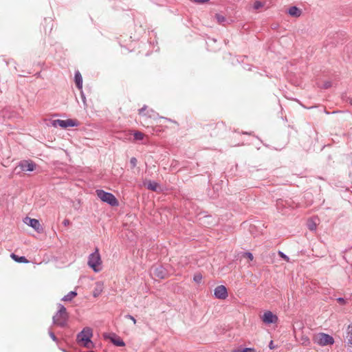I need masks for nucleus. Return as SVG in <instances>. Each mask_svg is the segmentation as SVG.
<instances>
[{
	"label": "nucleus",
	"mask_w": 352,
	"mask_h": 352,
	"mask_svg": "<svg viewBox=\"0 0 352 352\" xmlns=\"http://www.w3.org/2000/svg\"><path fill=\"white\" fill-rule=\"evenodd\" d=\"M316 223L313 220H308L307 228L309 230L314 231L316 230Z\"/></svg>",
	"instance_id": "nucleus-27"
},
{
	"label": "nucleus",
	"mask_w": 352,
	"mask_h": 352,
	"mask_svg": "<svg viewBox=\"0 0 352 352\" xmlns=\"http://www.w3.org/2000/svg\"><path fill=\"white\" fill-rule=\"evenodd\" d=\"M74 80H75L76 87L78 89H82V77L79 71L75 72Z\"/></svg>",
	"instance_id": "nucleus-17"
},
{
	"label": "nucleus",
	"mask_w": 352,
	"mask_h": 352,
	"mask_svg": "<svg viewBox=\"0 0 352 352\" xmlns=\"http://www.w3.org/2000/svg\"><path fill=\"white\" fill-rule=\"evenodd\" d=\"M131 36H129V41L132 43V41H131Z\"/></svg>",
	"instance_id": "nucleus-47"
},
{
	"label": "nucleus",
	"mask_w": 352,
	"mask_h": 352,
	"mask_svg": "<svg viewBox=\"0 0 352 352\" xmlns=\"http://www.w3.org/2000/svg\"><path fill=\"white\" fill-rule=\"evenodd\" d=\"M53 28V21L51 18H45L41 23L40 29L43 32L44 34L51 33Z\"/></svg>",
	"instance_id": "nucleus-10"
},
{
	"label": "nucleus",
	"mask_w": 352,
	"mask_h": 352,
	"mask_svg": "<svg viewBox=\"0 0 352 352\" xmlns=\"http://www.w3.org/2000/svg\"><path fill=\"white\" fill-rule=\"evenodd\" d=\"M349 103L352 105V99L349 100Z\"/></svg>",
	"instance_id": "nucleus-44"
},
{
	"label": "nucleus",
	"mask_w": 352,
	"mask_h": 352,
	"mask_svg": "<svg viewBox=\"0 0 352 352\" xmlns=\"http://www.w3.org/2000/svg\"><path fill=\"white\" fill-rule=\"evenodd\" d=\"M82 100H83V102H85V97L83 95H82Z\"/></svg>",
	"instance_id": "nucleus-43"
},
{
	"label": "nucleus",
	"mask_w": 352,
	"mask_h": 352,
	"mask_svg": "<svg viewBox=\"0 0 352 352\" xmlns=\"http://www.w3.org/2000/svg\"><path fill=\"white\" fill-rule=\"evenodd\" d=\"M263 322L267 324H275L278 322V318L276 314L270 311H265L262 316Z\"/></svg>",
	"instance_id": "nucleus-11"
},
{
	"label": "nucleus",
	"mask_w": 352,
	"mask_h": 352,
	"mask_svg": "<svg viewBox=\"0 0 352 352\" xmlns=\"http://www.w3.org/2000/svg\"><path fill=\"white\" fill-rule=\"evenodd\" d=\"M87 264L95 272L101 270V267L99 266L101 265L102 261L98 248H96L95 251L89 256Z\"/></svg>",
	"instance_id": "nucleus-4"
},
{
	"label": "nucleus",
	"mask_w": 352,
	"mask_h": 352,
	"mask_svg": "<svg viewBox=\"0 0 352 352\" xmlns=\"http://www.w3.org/2000/svg\"><path fill=\"white\" fill-rule=\"evenodd\" d=\"M337 301L340 305H345L346 303V300L342 297H339L337 299Z\"/></svg>",
	"instance_id": "nucleus-37"
},
{
	"label": "nucleus",
	"mask_w": 352,
	"mask_h": 352,
	"mask_svg": "<svg viewBox=\"0 0 352 352\" xmlns=\"http://www.w3.org/2000/svg\"><path fill=\"white\" fill-rule=\"evenodd\" d=\"M94 296H97V292H95L94 294Z\"/></svg>",
	"instance_id": "nucleus-46"
},
{
	"label": "nucleus",
	"mask_w": 352,
	"mask_h": 352,
	"mask_svg": "<svg viewBox=\"0 0 352 352\" xmlns=\"http://www.w3.org/2000/svg\"><path fill=\"white\" fill-rule=\"evenodd\" d=\"M232 352H256L254 348H243L233 350Z\"/></svg>",
	"instance_id": "nucleus-28"
},
{
	"label": "nucleus",
	"mask_w": 352,
	"mask_h": 352,
	"mask_svg": "<svg viewBox=\"0 0 352 352\" xmlns=\"http://www.w3.org/2000/svg\"><path fill=\"white\" fill-rule=\"evenodd\" d=\"M331 85H332V83L331 81H326L324 82V84L322 85V88L327 89L330 88L331 87Z\"/></svg>",
	"instance_id": "nucleus-36"
},
{
	"label": "nucleus",
	"mask_w": 352,
	"mask_h": 352,
	"mask_svg": "<svg viewBox=\"0 0 352 352\" xmlns=\"http://www.w3.org/2000/svg\"><path fill=\"white\" fill-rule=\"evenodd\" d=\"M80 122L77 120H54L52 121V125L54 127L60 126L62 129H66L69 126H78Z\"/></svg>",
	"instance_id": "nucleus-7"
},
{
	"label": "nucleus",
	"mask_w": 352,
	"mask_h": 352,
	"mask_svg": "<svg viewBox=\"0 0 352 352\" xmlns=\"http://www.w3.org/2000/svg\"><path fill=\"white\" fill-rule=\"evenodd\" d=\"M96 195L102 201L108 204L111 206H118L119 204L116 197L111 192H106L103 190H97Z\"/></svg>",
	"instance_id": "nucleus-5"
},
{
	"label": "nucleus",
	"mask_w": 352,
	"mask_h": 352,
	"mask_svg": "<svg viewBox=\"0 0 352 352\" xmlns=\"http://www.w3.org/2000/svg\"><path fill=\"white\" fill-rule=\"evenodd\" d=\"M133 135L135 141L142 140L145 136L144 133L139 131H135Z\"/></svg>",
	"instance_id": "nucleus-25"
},
{
	"label": "nucleus",
	"mask_w": 352,
	"mask_h": 352,
	"mask_svg": "<svg viewBox=\"0 0 352 352\" xmlns=\"http://www.w3.org/2000/svg\"><path fill=\"white\" fill-rule=\"evenodd\" d=\"M349 343H352V337H351V340H349Z\"/></svg>",
	"instance_id": "nucleus-48"
},
{
	"label": "nucleus",
	"mask_w": 352,
	"mask_h": 352,
	"mask_svg": "<svg viewBox=\"0 0 352 352\" xmlns=\"http://www.w3.org/2000/svg\"><path fill=\"white\" fill-rule=\"evenodd\" d=\"M120 37H122V36H120ZM118 43L122 47H125L127 50L132 51V50L130 49V47H129L127 44H125L124 41L122 40V38H118Z\"/></svg>",
	"instance_id": "nucleus-30"
},
{
	"label": "nucleus",
	"mask_w": 352,
	"mask_h": 352,
	"mask_svg": "<svg viewBox=\"0 0 352 352\" xmlns=\"http://www.w3.org/2000/svg\"><path fill=\"white\" fill-rule=\"evenodd\" d=\"M94 296H97V292H95L94 294Z\"/></svg>",
	"instance_id": "nucleus-45"
},
{
	"label": "nucleus",
	"mask_w": 352,
	"mask_h": 352,
	"mask_svg": "<svg viewBox=\"0 0 352 352\" xmlns=\"http://www.w3.org/2000/svg\"><path fill=\"white\" fill-rule=\"evenodd\" d=\"M58 311H56L57 313V315H65V317H68L69 318V314L68 312L67 311V309L65 307V306L60 303H58Z\"/></svg>",
	"instance_id": "nucleus-24"
},
{
	"label": "nucleus",
	"mask_w": 352,
	"mask_h": 352,
	"mask_svg": "<svg viewBox=\"0 0 352 352\" xmlns=\"http://www.w3.org/2000/svg\"><path fill=\"white\" fill-rule=\"evenodd\" d=\"M263 6V3L261 1H256L254 2L253 8L255 10H258Z\"/></svg>",
	"instance_id": "nucleus-32"
},
{
	"label": "nucleus",
	"mask_w": 352,
	"mask_h": 352,
	"mask_svg": "<svg viewBox=\"0 0 352 352\" xmlns=\"http://www.w3.org/2000/svg\"><path fill=\"white\" fill-rule=\"evenodd\" d=\"M63 224L65 226H69V225L70 224V221H69L68 219H64V221H63Z\"/></svg>",
	"instance_id": "nucleus-40"
},
{
	"label": "nucleus",
	"mask_w": 352,
	"mask_h": 352,
	"mask_svg": "<svg viewBox=\"0 0 352 352\" xmlns=\"http://www.w3.org/2000/svg\"><path fill=\"white\" fill-rule=\"evenodd\" d=\"M77 296V292L76 291H71L67 295L64 296L61 300L65 302H70Z\"/></svg>",
	"instance_id": "nucleus-22"
},
{
	"label": "nucleus",
	"mask_w": 352,
	"mask_h": 352,
	"mask_svg": "<svg viewBox=\"0 0 352 352\" xmlns=\"http://www.w3.org/2000/svg\"><path fill=\"white\" fill-rule=\"evenodd\" d=\"M19 166L23 171H33L36 168V164L32 160H22L19 162Z\"/></svg>",
	"instance_id": "nucleus-14"
},
{
	"label": "nucleus",
	"mask_w": 352,
	"mask_h": 352,
	"mask_svg": "<svg viewBox=\"0 0 352 352\" xmlns=\"http://www.w3.org/2000/svg\"><path fill=\"white\" fill-rule=\"evenodd\" d=\"M214 295L216 298L224 300L228 297V290L224 285H219L214 290Z\"/></svg>",
	"instance_id": "nucleus-13"
},
{
	"label": "nucleus",
	"mask_w": 352,
	"mask_h": 352,
	"mask_svg": "<svg viewBox=\"0 0 352 352\" xmlns=\"http://www.w3.org/2000/svg\"><path fill=\"white\" fill-rule=\"evenodd\" d=\"M210 0H193V1L195 3H199V4H203V3H207Z\"/></svg>",
	"instance_id": "nucleus-38"
},
{
	"label": "nucleus",
	"mask_w": 352,
	"mask_h": 352,
	"mask_svg": "<svg viewBox=\"0 0 352 352\" xmlns=\"http://www.w3.org/2000/svg\"><path fill=\"white\" fill-rule=\"evenodd\" d=\"M313 340L319 346H324L327 345H332L334 343L333 338L324 333H318L314 336Z\"/></svg>",
	"instance_id": "nucleus-6"
},
{
	"label": "nucleus",
	"mask_w": 352,
	"mask_h": 352,
	"mask_svg": "<svg viewBox=\"0 0 352 352\" xmlns=\"http://www.w3.org/2000/svg\"><path fill=\"white\" fill-rule=\"evenodd\" d=\"M11 258L19 263H28L29 261L24 256H18L14 253H12L10 255Z\"/></svg>",
	"instance_id": "nucleus-19"
},
{
	"label": "nucleus",
	"mask_w": 352,
	"mask_h": 352,
	"mask_svg": "<svg viewBox=\"0 0 352 352\" xmlns=\"http://www.w3.org/2000/svg\"><path fill=\"white\" fill-rule=\"evenodd\" d=\"M105 338H108L110 341L117 346H125V343L123 340L116 333H109L108 335H104Z\"/></svg>",
	"instance_id": "nucleus-15"
},
{
	"label": "nucleus",
	"mask_w": 352,
	"mask_h": 352,
	"mask_svg": "<svg viewBox=\"0 0 352 352\" xmlns=\"http://www.w3.org/2000/svg\"><path fill=\"white\" fill-rule=\"evenodd\" d=\"M125 317L131 320L134 324L136 323V320L133 316L128 314Z\"/></svg>",
	"instance_id": "nucleus-39"
},
{
	"label": "nucleus",
	"mask_w": 352,
	"mask_h": 352,
	"mask_svg": "<svg viewBox=\"0 0 352 352\" xmlns=\"http://www.w3.org/2000/svg\"><path fill=\"white\" fill-rule=\"evenodd\" d=\"M152 272L153 274L160 279H164L168 276V270L162 265L153 266Z\"/></svg>",
	"instance_id": "nucleus-8"
},
{
	"label": "nucleus",
	"mask_w": 352,
	"mask_h": 352,
	"mask_svg": "<svg viewBox=\"0 0 352 352\" xmlns=\"http://www.w3.org/2000/svg\"><path fill=\"white\" fill-rule=\"evenodd\" d=\"M202 129L209 133L210 137H220L224 134L226 131V125L223 122H210L201 126Z\"/></svg>",
	"instance_id": "nucleus-1"
},
{
	"label": "nucleus",
	"mask_w": 352,
	"mask_h": 352,
	"mask_svg": "<svg viewBox=\"0 0 352 352\" xmlns=\"http://www.w3.org/2000/svg\"><path fill=\"white\" fill-rule=\"evenodd\" d=\"M69 318L65 317V315H57V313L52 318L53 324L60 327H65L67 325Z\"/></svg>",
	"instance_id": "nucleus-12"
},
{
	"label": "nucleus",
	"mask_w": 352,
	"mask_h": 352,
	"mask_svg": "<svg viewBox=\"0 0 352 352\" xmlns=\"http://www.w3.org/2000/svg\"><path fill=\"white\" fill-rule=\"evenodd\" d=\"M138 160L135 157H133L130 160L131 168H134L137 165Z\"/></svg>",
	"instance_id": "nucleus-33"
},
{
	"label": "nucleus",
	"mask_w": 352,
	"mask_h": 352,
	"mask_svg": "<svg viewBox=\"0 0 352 352\" xmlns=\"http://www.w3.org/2000/svg\"><path fill=\"white\" fill-rule=\"evenodd\" d=\"M144 184L146 186L147 189L153 192H157L158 189L160 188L159 184L153 181L148 180L144 182Z\"/></svg>",
	"instance_id": "nucleus-16"
},
{
	"label": "nucleus",
	"mask_w": 352,
	"mask_h": 352,
	"mask_svg": "<svg viewBox=\"0 0 352 352\" xmlns=\"http://www.w3.org/2000/svg\"><path fill=\"white\" fill-rule=\"evenodd\" d=\"M242 256L248 258L250 261H252L254 258L253 254L250 252H243Z\"/></svg>",
	"instance_id": "nucleus-31"
},
{
	"label": "nucleus",
	"mask_w": 352,
	"mask_h": 352,
	"mask_svg": "<svg viewBox=\"0 0 352 352\" xmlns=\"http://www.w3.org/2000/svg\"><path fill=\"white\" fill-rule=\"evenodd\" d=\"M344 52L345 54L346 55L349 60L352 61V43L347 44L344 47Z\"/></svg>",
	"instance_id": "nucleus-23"
},
{
	"label": "nucleus",
	"mask_w": 352,
	"mask_h": 352,
	"mask_svg": "<svg viewBox=\"0 0 352 352\" xmlns=\"http://www.w3.org/2000/svg\"><path fill=\"white\" fill-rule=\"evenodd\" d=\"M93 336V331L90 327H85L77 334L76 341L78 344L87 349H92L94 344L91 338Z\"/></svg>",
	"instance_id": "nucleus-2"
},
{
	"label": "nucleus",
	"mask_w": 352,
	"mask_h": 352,
	"mask_svg": "<svg viewBox=\"0 0 352 352\" xmlns=\"http://www.w3.org/2000/svg\"><path fill=\"white\" fill-rule=\"evenodd\" d=\"M132 135L131 131H124L119 133L118 138L123 140H131Z\"/></svg>",
	"instance_id": "nucleus-20"
},
{
	"label": "nucleus",
	"mask_w": 352,
	"mask_h": 352,
	"mask_svg": "<svg viewBox=\"0 0 352 352\" xmlns=\"http://www.w3.org/2000/svg\"><path fill=\"white\" fill-rule=\"evenodd\" d=\"M49 336H50V338L52 339V340H54V342H58V338L56 336V335L54 334V332H52L51 330L49 331Z\"/></svg>",
	"instance_id": "nucleus-35"
},
{
	"label": "nucleus",
	"mask_w": 352,
	"mask_h": 352,
	"mask_svg": "<svg viewBox=\"0 0 352 352\" xmlns=\"http://www.w3.org/2000/svg\"><path fill=\"white\" fill-rule=\"evenodd\" d=\"M278 255L280 256V258H283L285 261H287V262L289 261V256H287L285 254H284L283 252L279 251Z\"/></svg>",
	"instance_id": "nucleus-34"
},
{
	"label": "nucleus",
	"mask_w": 352,
	"mask_h": 352,
	"mask_svg": "<svg viewBox=\"0 0 352 352\" xmlns=\"http://www.w3.org/2000/svg\"><path fill=\"white\" fill-rule=\"evenodd\" d=\"M203 276L201 273H196L194 274L193 280L197 283H200L202 280Z\"/></svg>",
	"instance_id": "nucleus-29"
},
{
	"label": "nucleus",
	"mask_w": 352,
	"mask_h": 352,
	"mask_svg": "<svg viewBox=\"0 0 352 352\" xmlns=\"http://www.w3.org/2000/svg\"><path fill=\"white\" fill-rule=\"evenodd\" d=\"M138 114L141 116H145L146 118H153V119H157V118L164 119L168 122L175 124L177 126H179V123L177 121L173 120L170 118H167L165 117L160 116L159 114L156 111H155L153 109H148L147 105H146V104H144L141 109H138Z\"/></svg>",
	"instance_id": "nucleus-3"
},
{
	"label": "nucleus",
	"mask_w": 352,
	"mask_h": 352,
	"mask_svg": "<svg viewBox=\"0 0 352 352\" xmlns=\"http://www.w3.org/2000/svg\"><path fill=\"white\" fill-rule=\"evenodd\" d=\"M287 13L293 17H299L302 14V10L296 6H291Z\"/></svg>",
	"instance_id": "nucleus-18"
},
{
	"label": "nucleus",
	"mask_w": 352,
	"mask_h": 352,
	"mask_svg": "<svg viewBox=\"0 0 352 352\" xmlns=\"http://www.w3.org/2000/svg\"><path fill=\"white\" fill-rule=\"evenodd\" d=\"M305 342H307L309 343V340L307 338H305V340H304L303 344L306 345Z\"/></svg>",
	"instance_id": "nucleus-42"
},
{
	"label": "nucleus",
	"mask_w": 352,
	"mask_h": 352,
	"mask_svg": "<svg viewBox=\"0 0 352 352\" xmlns=\"http://www.w3.org/2000/svg\"><path fill=\"white\" fill-rule=\"evenodd\" d=\"M269 347H270V349H274V345H273V341H272V340H271V341H270V344H269Z\"/></svg>",
	"instance_id": "nucleus-41"
},
{
	"label": "nucleus",
	"mask_w": 352,
	"mask_h": 352,
	"mask_svg": "<svg viewBox=\"0 0 352 352\" xmlns=\"http://www.w3.org/2000/svg\"><path fill=\"white\" fill-rule=\"evenodd\" d=\"M214 18L220 25H224V23L227 21L224 16L219 13L215 14Z\"/></svg>",
	"instance_id": "nucleus-26"
},
{
	"label": "nucleus",
	"mask_w": 352,
	"mask_h": 352,
	"mask_svg": "<svg viewBox=\"0 0 352 352\" xmlns=\"http://www.w3.org/2000/svg\"><path fill=\"white\" fill-rule=\"evenodd\" d=\"M344 259L349 264L352 265V247L344 251Z\"/></svg>",
	"instance_id": "nucleus-21"
},
{
	"label": "nucleus",
	"mask_w": 352,
	"mask_h": 352,
	"mask_svg": "<svg viewBox=\"0 0 352 352\" xmlns=\"http://www.w3.org/2000/svg\"><path fill=\"white\" fill-rule=\"evenodd\" d=\"M23 221L28 226L32 227L38 233H41L43 231V228L40 224L38 220L36 219H32L30 217H26Z\"/></svg>",
	"instance_id": "nucleus-9"
}]
</instances>
